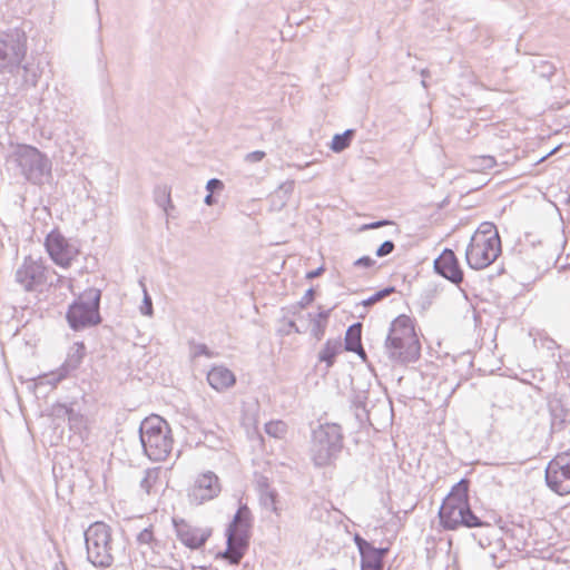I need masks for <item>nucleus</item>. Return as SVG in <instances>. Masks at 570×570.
I'll list each match as a JSON object with an SVG mask.
<instances>
[{
  "mask_svg": "<svg viewBox=\"0 0 570 570\" xmlns=\"http://www.w3.org/2000/svg\"><path fill=\"white\" fill-rule=\"evenodd\" d=\"M481 159L483 168H493L497 164L494 157L492 156H483Z\"/></svg>",
  "mask_w": 570,
  "mask_h": 570,
  "instance_id": "nucleus-49",
  "label": "nucleus"
},
{
  "mask_svg": "<svg viewBox=\"0 0 570 570\" xmlns=\"http://www.w3.org/2000/svg\"><path fill=\"white\" fill-rule=\"evenodd\" d=\"M542 67H543V70L541 72L542 76L549 77L554 73L556 68L551 63H549L547 61H542Z\"/></svg>",
  "mask_w": 570,
  "mask_h": 570,
  "instance_id": "nucleus-48",
  "label": "nucleus"
},
{
  "mask_svg": "<svg viewBox=\"0 0 570 570\" xmlns=\"http://www.w3.org/2000/svg\"><path fill=\"white\" fill-rule=\"evenodd\" d=\"M354 136V129H346L342 134H335L331 142V149L334 153H341L345 150L351 145Z\"/></svg>",
  "mask_w": 570,
  "mask_h": 570,
  "instance_id": "nucleus-28",
  "label": "nucleus"
},
{
  "mask_svg": "<svg viewBox=\"0 0 570 570\" xmlns=\"http://www.w3.org/2000/svg\"><path fill=\"white\" fill-rule=\"evenodd\" d=\"M283 312V318L282 321L285 323V327L281 330V332L285 335H288L292 331L295 333H302V330L296 325L295 321L291 318V316H294L292 314V311L288 312V307L282 308Z\"/></svg>",
  "mask_w": 570,
  "mask_h": 570,
  "instance_id": "nucleus-36",
  "label": "nucleus"
},
{
  "mask_svg": "<svg viewBox=\"0 0 570 570\" xmlns=\"http://www.w3.org/2000/svg\"><path fill=\"white\" fill-rule=\"evenodd\" d=\"M100 298V289L89 288L69 305L66 318L73 331L91 327L101 322L99 314Z\"/></svg>",
  "mask_w": 570,
  "mask_h": 570,
  "instance_id": "nucleus-6",
  "label": "nucleus"
},
{
  "mask_svg": "<svg viewBox=\"0 0 570 570\" xmlns=\"http://www.w3.org/2000/svg\"><path fill=\"white\" fill-rule=\"evenodd\" d=\"M342 350L340 340H327L318 353V361L326 364V370L333 366L336 355Z\"/></svg>",
  "mask_w": 570,
  "mask_h": 570,
  "instance_id": "nucleus-25",
  "label": "nucleus"
},
{
  "mask_svg": "<svg viewBox=\"0 0 570 570\" xmlns=\"http://www.w3.org/2000/svg\"><path fill=\"white\" fill-rule=\"evenodd\" d=\"M312 328L311 333L316 340H321L324 336L326 324L321 320H311Z\"/></svg>",
  "mask_w": 570,
  "mask_h": 570,
  "instance_id": "nucleus-39",
  "label": "nucleus"
},
{
  "mask_svg": "<svg viewBox=\"0 0 570 570\" xmlns=\"http://www.w3.org/2000/svg\"><path fill=\"white\" fill-rule=\"evenodd\" d=\"M464 505H470V500H464L462 498L448 494L439 509V513L448 512L450 511L451 508H455V510H458L463 508Z\"/></svg>",
  "mask_w": 570,
  "mask_h": 570,
  "instance_id": "nucleus-31",
  "label": "nucleus"
},
{
  "mask_svg": "<svg viewBox=\"0 0 570 570\" xmlns=\"http://www.w3.org/2000/svg\"><path fill=\"white\" fill-rule=\"evenodd\" d=\"M472 236H481L482 240L501 242L497 227L493 223H482Z\"/></svg>",
  "mask_w": 570,
  "mask_h": 570,
  "instance_id": "nucleus-30",
  "label": "nucleus"
},
{
  "mask_svg": "<svg viewBox=\"0 0 570 570\" xmlns=\"http://www.w3.org/2000/svg\"><path fill=\"white\" fill-rule=\"evenodd\" d=\"M394 248L395 244L392 240H385L377 247L375 254L377 257H385L390 255Z\"/></svg>",
  "mask_w": 570,
  "mask_h": 570,
  "instance_id": "nucleus-41",
  "label": "nucleus"
},
{
  "mask_svg": "<svg viewBox=\"0 0 570 570\" xmlns=\"http://www.w3.org/2000/svg\"><path fill=\"white\" fill-rule=\"evenodd\" d=\"M375 263L376 262L373 258H371L370 256H362L354 262V266L370 268V267L374 266Z\"/></svg>",
  "mask_w": 570,
  "mask_h": 570,
  "instance_id": "nucleus-45",
  "label": "nucleus"
},
{
  "mask_svg": "<svg viewBox=\"0 0 570 570\" xmlns=\"http://www.w3.org/2000/svg\"><path fill=\"white\" fill-rule=\"evenodd\" d=\"M139 440L145 455L155 462L167 459L173 450L171 430L158 415L144 419L139 425Z\"/></svg>",
  "mask_w": 570,
  "mask_h": 570,
  "instance_id": "nucleus-1",
  "label": "nucleus"
},
{
  "mask_svg": "<svg viewBox=\"0 0 570 570\" xmlns=\"http://www.w3.org/2000/svg\"><path fill=\"white\" fill-rule=\"evenodd\" d=\"M342 428L336 423L321 424L313 431L311 455L316 466H327L343 449Z\"/></svg>",
  "mask_w": 570,
  "mask_h": 570,
  "instance_id": "nucleus-4",
  "label": "nucleus"
},
{
  "mask_svg": "<svg viewBox=\"0 0 570 570\" xmlns=\"http://www.w3.org/2000/svg\"><path fill=\"white\" fill-rule=\"evenodd\" d=\"M410 337H417L413 323L409 316L400 315L391 323L385 342L392 344L394 341H409Z\"/></svg>",
  "mask_w": 570,
  "mask_h": 570,
  "instance_id": "nucleus-19",
  "label": "nucleus"
},
{
  "mask_svg": "<svg viewBox=\"0 0 570 570\" xmlns=\"http://www.w3.org/2000/svg\"><path fill=\"white\" fill-rule=\"evenodd\" d=\"M330 313H331V309H324V311H320L315 316L311 313L308 314V316L311 317V320H321L322 322L327 324Z\"/></svg>",
  "mask_w": 570,
  "mask_h": 570,
  "instance_id": "nucleus-47",
  "label": "nucleus"
},
{
  "mask_svg": "<svg viewBox=\"0 0 570 570\" xmlns=\"http://www.w3.org/2000/svg\"><path fill=\"white\" fill-rule=\"evenodd\" d=\"M393 224L394 223L392 220L381 219V220H376V222H372V223L362 225L360 227V230L363 232V230H368V229H376V228L387 226V225H393Z\"/></svg>",
  "mask_w": 570,
  "mask_h": 570,
  "instance_id": "nucleus-42",
  "label": "nucleus"
},
{
  "mask_svg": "<svg viewBox=\"0 0 570 570\" xmlns=\"http://www.w3.org/2000/svg\"><path fill=\"white\" fill-rule=\"evenodd\" d=\"M144 301L140 307V312L142 315L150 316L153 314V303L150 296L147 294L146 289L144 291Z\"/></svg>",
  "mask_w": 570,
  "mask_h": 570,
  "instance_id": "nucleus-43",
  "label": "nucleus"
},
{
  "mask_svg": "<svg viewBox=\"0 0 570 570\" xmlns=\"http://www.w3.org/2000/svg\"><path fill=\"white\" fill-rule=\"evenodd\" d=\"M173 522L178 540L191 550L202 548L212 535L210 528L193 527L183 519Z\"/></svg>",
  "mask_w": 570,
  "mask_h": 570,
  "instance_id": "nucleus-13",
  "label": "nucleus"
},
{
  "mask_svg": "<svg viewBox=\"0 0 570 570\" xmlns=\"http://www.w3.org/2000/svg\"><path fill=\"white\" fill-rule=\"evenodd\" d=\"M440 524L444 530H458L460 527L464 528H482L488 525L482 521L472 510L470 505H464L455 510L451 508L450 511L439 513Z\"/></svg>",
  "mask_w": 570,
  "mask_h": 570,
  "instance_id": "nucleus-12",
  "label": "nucleus"
},
{
  "mask_svg": "<svg viewBox=\"0 0 570 570\" xmlns=\"http://www.w3.org/2000/svg\"><path fill=\"white\" fill-rule=\"evenodd\" d=\"M252 513L247 505H240L226 529L227 548L217 553V558L238 564L249 547Z\"/></svg>",
  "mask_w": 570,
  "mask_h": 570,
  "instance_id": "nucleus-3",
  "label": "nucleus"
},
{
  "mask_svg": "<svg viewBox=\"0 0 570 570\" xmlns=\"http://www.w3.org/2000/svg\"><path fill=\"white\" fill-rule=\"evenodd\" d=\"M193 356L194 357H198V356H206L208 358H212L215 356V353L212 352L206 344H203V343H198V344H195L194 347H193Z\"/></svg>",
  "mask_w": 570,
  "mask_h": 570,
  "instance_id": "nucleus-40",
  "label": "nucleus"
},
{
  "mask_svg": "<svg viewBox=\"0 0 570 570\" xmlns=\"http://www.w3.org/2000/svg\"><path fill=\"white\" fill-rule=\"evenodd\" d=\"M87 560L98 569L110 568L115 561L111 529L104 522H95L83 532Z\"/></svg>",
  "mask_w": 570,
  "mask_h": 570,
  "instance_id": "nucleus-5",
  "label": "nucleus"
},
{
  "mask_svg": "<svg viewBox=\"0 0 570 570\" xmlns=\"http://www.w3.org/2000/svg\"><path fill=\"white\" fill-rule=\"evenodd\" d=\"M204 202L206 205H209V206L213 205L215 203V198H214L213 194L209 193L208 195H206Z\"/></svg>",
  "mask_w": 570,
  "mask_h": 570,
  "instance_id": "nucleus-51",
  "label": "nucleus"
},
{
  "mask_svg": "<svg viewBox=\"0 0 570 570\" xmlns=\"http://www.w3.org/2000/svg\"><path fill=\"white\" fill-rule=\"evenodd\" d=\"M323 273H324V267L320 266L316 269L307 272L306 273V278L307 279H313V278H316V277L321 276Z\"/></svg>",
  "mask_w": 570,
  "mask_h": 570,
  "instance_id": "nucleus-50",
  "label": "nucleus"
},
{
  "mask_svg": "<svg viewBox=\"0 0 570 570\" xmlns=\"http://www.w3.org/2000/svg\"><path fill=\"white\" fill-rule=\"evenodd\" d=\"M295 188V181L294 180H287L279 185L277 190L275 191V195L282 200V205L286 203L288 197L292 195Z\"/></svg>",
  "mask_w": 570,
  "mask_h": 570,
  "instance_id": "nucleus-37",
  "label": "nucleus"
},
{
  "mask_svg": "<svg viewBox=\"0 0 570 570\" xmlns=\"http://www.w3.org/2000/svg\"><path fill=\"white\" fill-rule=\"evenodd\" d=\"M22 70V85L26 87H36L39 78L40 70L37 66L32 63H23L21 62L20 71Z\"/></svg>",
  "mask_w": 570,
  "mask_h": 570,
  "instance_id": "nucleus-29",
  "label": "nucleus"
},
{
  "mask_svg": "<svg viewBox=\"0 0 570 570\" xmlns=\"http://www.w3.org/2000/svg\"><path fill=\"white\" fill-rule=\"evenodd\" d=\"M546 483L553 492L570 493V452L556 455L546 468Z\"/></svg>",
  "mask_w": 570,
  "mask_h": 570,
  "instance_id": "nucleus-10",
  "label": "nucleus"
},
{
  "mask_svg": "<svg viewBox=\"0 0 570 570\" xmlns=\"http://www.w3.org/2000/svg\"><path fill=\"white\" fill-rule=\"evenodd\" d=\"M396 289L394 286H387L383 289H380L377 292H375L373 295H371L368 298L364 299L362 302V305L364 307H370V306H373L374 304H376L377 302H381L382 299L386 298L387 296H390L392 293H394Z\"/></svg>",
  "mask_w": 570,
  "mask_h": 570,
  "instance_id": "nucleus-32",
  "label": "nucleus"
},
{
  "mask_svg": "<svg viewBox=\"0 0 570 570\" xmlns=\"http://www.w3.org/2000/svg\"><path fill=\"white\" fill-rule=\"evenodd\" d=\"M354 542L361 556V570H382L387 548H375L360 534L354 535Z\"/></svg>",
  "mask_w": 570,
  "mask_h": 570,
  "instance_id": "nucleus-14",
  "label": "nucleus"
},
{
  "mask_svg": "<svg viewBox=\"0 0 570 570\" xmlns=\"http://www.w3.org/2000/svg\"><path fill=\"white\" fill-rule=\"evenodd\" d=\"M256 489L259 494L261 504L265 508L279 515L281 511L277 507L278 493L271 487L268 478L261 475L256 480Z\"/></svg>",
  "mask_w": 570,
  "mask_h": 570,
  "instance_id": "nucleus-21",
  "label": "nucleus"
},
{
  "mask_svg": "<svg viewBox=\"0 0 570 570\" xmlns=\"http://www.w3.org/2000/svg\"><path fill=\"white\" fill-rule=\"evenodd\" d=\"M55 271L43 265L41 259L27 256L16 271V282L27 292L41 291L46 285H53Z\"/></svg>",
  "mask_w": 570,
  "mask_h": 570,
  "instance_id": "nucleus-8",
  "label": "nucleus"
},
{
  "mask_svg": "<svg viewBox=\"0 0 570 570\" xmlns=\"http://www.w3.org/2000/svg\"><path fill=\"white\" fill-rule=\"evenodd\" d=\"M161 466L148 468L144 471V476L139 482L140 491L147 497L157 495L160 482Z\"/></svg>",
  "mask_w": 570,
  "mask_h": 570,
  "instance_id": "nucleus-23",
  "label": "nucleus"
},
{
  "mask_svg": "<svg viewBox=\"0 0 570 570\" xmlns=\"http://www.w3.org/2000/svg\"><path fill=\"white\" fill-rule=\"evenodd\" d=\"M501 254V242L482 240L481 236H472L465 250V259L472 269L490 266Z\"/></svg>",
  "mask_w": 570,
  "mask_h": 570,
  "instance_id": "nucleus-9",
  "label": "nucleus"
},
{
  "mask_svg": "<svg viewBox=\"0 0 570 570\" xmlns=\"http://www.w3.org/2000/svg\"><path fill=\"white\" fill-rule=\"evenodd\" d=\"M46 249L50 258L59 266L68 267L77 257L78 248L58 230H51L45 239Z\"/></svg>",
  "mask_w": 570,
  "mask_h": 570,
  "instance_id": "nucleus-11",
  "label": "nucleus"
},
{
  "mask_svg": "<svg viewBox=\"0 0 570 570\" xmlns=\"http://www.w3.org/2000/svg\"><path fill=\"white\" fill-rule=\"evenodd\" d=\"M14 160L27 180L38 184L51 170L48 157L30 145H19L13 153Z\"/></svg>",
  "mask_w": 570,
  "mask_h": 570,
  "instance_id": "nucleus-7",
  "label": "nucleus"
},
{
  "mask_svg": "<svg viewBox=\"0 0 570 570\" xmlns=\"http://www.w3.org/2000/svg\"><path fill=\"white\" fill-rule=\"evenodd\" d=\"M362 324L354 323L348 326L345 338H344V347L348 352L356 353L362 360L366 358V353L362 346Z\"/></svg>",
  "mask_w": 570,
  "mask_h": 570,
  "instance_id": "nucleus-24",
  "label": "nucleus"
},
{
  "mask_svg": "<svg viewBox=\"0 0 570 570\" xmlns=\"http://www.w3.org/2000/svg\"><path fill=\"white\" fill-rule=\"evenodd\" d=\"M561 147V145L554 147L547 156H544L541 160L546 159L547 157L553 155L557 153V150H559V148Z\"/></svg>",
  "mask_w": 570,
  "mask_h": 570,
  "instance_id": "nucleus-53",
  "label": "nucleus"
},
{
  "mask_svg": "<svg viewBox=\"0 0 570 570\" xmlns=\"http://www.w3.org/2000/svg\"><path fill=\"white\" fill-rule=\"evenodd\" d=\"M86 346L82 342H76L70 346L67 357L62 365L58 368L56 373H52L53 381L60 382L63 379L68 377L72 372L79 368L86 356Z\"/></svg>",
  "mask_w": 570,
  "mask_h": 570,
  "instance_id": "nucleus-18",
  "label": "nucleus"
},
{
  "mask_svg": "<svg viewBox=\"0 0 570 570\" xmlns=\"http://www.w3.org/2000/svg\"><path fill=\"white\" fill-rule=\"evenodd\" d=\"M551 414V429L559 432L570 422V401L567 399H553L549 403Z\"/></svg>",
  "mask_w": 570,
  "mask_h": 570,
  "instance_id": "nucleus-20",
  "label": "nucleus"
},
{
  "mask_svg": "<svg viewBox=\"0 0 570 570\" xmlns=\"http://www.w3.org/2000/svg\"><path fill=\"white\" fill-rule=\"evenodd\" d=\"M287 431V426L283 421H271L265 424V432L277 439H282Z\"/></svg>",
  "mask_w": 570,
  "mask_h": 570,
  "instance_id": "nucleus-34",
  "label": "nucleus"
},
{
  "mask_svg": "<svg viewBox=\"0 0 570 570\" xmlns=\"http://www.w3.org/2000/svg\"><path fill=\"white\" fill-rule=\"evenodd\" d=\"M220 490L218 476L214 472L207 471L197 476L189 497L200 504L216 498Z\"/></svg>",
  "mask_w": 570,
  "mask_h": 570,
  "instance_id": "nucleus-16",
  "label": "nucleus"
},
{
  "mask_svg": "<svg viewBox=\"0 0 570 570\" xmlns=\"http://www.w3.org/2000/svg\"><path fill=\"white\" fill-rule=\"evenodd\" d=\"M265 155L266 154L264 151H262V150H255V151L248 153L245 156V160L247 163H258V161L263 160Z\"/></svg>",
  "mask_w": 570,
  "mask_h": 570,
  "instance_id": "nucleus-46",
  "label": "nucleus"
},
{
  "mask_svg": "<svg viewBox=\"0 0 570 570\" xmlns=\"http://www.w3.org/2000/svg\"><path fill=\"white\" fill-rule=\"evenodd\" d=\"M53 570H68L67 566L61 561L55 566Z\"/></svg>",
  "mask_w": 570,
  "mask_h": 570,
  "instance_id": "nucleus-52",
  "label": "nucleus"
},
{
  "mask_svg": "<svg viewBox=\"0 0 570 570\" xmlns=\"http://www.w3.org/2000/svg\"><path fill=\"white\" fill-rule=\"evenodd\" d=\"M434 271L440 276L459 285L463 281V271L452 249L445 248L434 261Z\"/></svg>",
  "mask_w": 570,
  "mask_h": 570,
  "instance_id": "nucleus-17",
  "label": "nucleus"
},
{
  "mask_svg": "<svg viewBox=\"0 0 570 570\" xmlns=\"http://www.w3.org/2000/svg\"><path fill=\"white\" fill-rule=\"evenodd\" d=\"M28 52V37L21 28L0 31V79L9 80L20 73Z\"/></svg>",
  "mask_w": 570,
  "mask_h": 570,
  "instance_id": "nucleus-2",
  "label": "nucleus"
},
{
  "mask_svg": "<svg viewBox=\"0 0 570 570\" xmlns=\"http://www.w3.org/2000/svg\"><path fill=\"white\" fill-rule=\"evenodd\" d=\"M62 410L68 419L70 430L83 438V433L87 430L85 416L70 406L63 405Z\"/></svg>",
  "mask_w": 570,
  "mask_h": 570,
  "instance_id": "nucleus-26",
  "label": "nucleus"
},
{
  "mask_svg": "<svg viewBox=\"0 0 570 570\" xmlns=\"http://www.w3.org/2000/svg\"><path fill=\"white\" fill-rule=\"evenodd\" d=\"M223 188H224L223 181L217 178H212L206 184V189L212 194H214L216 191H220V190H223Z\"/></svg>",
  "mask_w": 570,
  "mask_h": 570,
  "instance_id": "nucleus-44",
  "label": "nucleus"
},
{
  "mask_svg": "<svg viewBox=\"0 0 570 570\" xmlns=\"http://www.w3.org/2000/svg\"><path fill=\"white\" fill-rule=\"evenodd\" d=\"M315 298V291L314 288H308L304 296L301 298L299 302L288 307V312L292 311L293 315L298 314L302 309H304L307 305H309Z\"/></svg>",
  "mask_w": 570,
  "mask_h": 570,
  "instance_id": "nucleus-33",
  "label": "nucleus"
},
{
  "mask_svg": "<svg viewBox=\"0 0 570 570\" xmlns=\"http://www.w3.org/2000/svg\"><path fill=\"white\" fill-rule=\"evenodd\" d=\"M385 351L391 361L407 364L414 362L420 356V342L417 337H410V340L394 341L392 344H384Z\"/></svg>",
  "mask_w": 570,
  "mask_h": 570,
  "instance_id": "nucleus-15",
  "label": "nucleus"
},
{
  "mask_svg": "<svg viewBox=\"0 0 570 570\" xmlns=\"http://www.w3.org/2000/svg\"><path fill=\"white\" fill-rule=\"evenodd\" d=\"M469 488H470V480L466 478H463L452 487L449 494H451L453 497L462 498L464 500H470Z\"/></svg>",
  "mask_w": 570,
  "mask_h": 570,
  "instance_id": "nucleus-35",
  "label": "nucleus"
},
{
  "mask_svg": "<svg viewBox=\"0 0 570 570\" xmlns=\"http://www.w3.org/2000/svg\"><path fill=\"white\" fill-rule=\"evenodd\" d=\"M208 384L216 391L222 392L236 383L235 374L226 366H214L207 373Z\"/></svg>",
  "mask_w": 570,
  "mask_h": 570,
  "instance_id": "nucleus-22",
  "label": "nucleus"
},
{
  "mask_svg": "<svg viewBox=\"0 0 570 570\" xmlns=\"http://www.w3.org/2000/svg\"><path fill=\"white\" fill-rule=\"evenodd\" d=\"M156 541L151 527L145 528L137 534V542L139 544L151 546Z\"/></svg>",
  "mask_w": 570,
  "mask_h": 570,
  "instance_id": "nucleus-38",
  "label": "nucleus"
},
{
  "mask_svg": "<svg viewBox=\"0 0 570 570\" xmlns=\"http://www.w3.org/2000/svg\"><path fill=\"white\" fill-rule=\"evenodd\" d=\"M154 197L156 204L164 209V212L168 215L169 209L174 208L170 198V188L166 185H159L154 190Z\"/></svg>",
  "mask_w": 570,
  "mask_h": 570,
  "instance_id": "nucleus-27",
  "label": "nucleus"
}]
</instances>
